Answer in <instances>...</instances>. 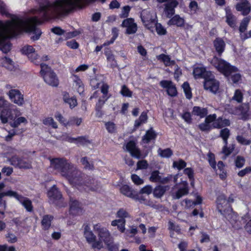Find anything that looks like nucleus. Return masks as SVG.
<instances>
[{"mask_svg":"<svg viewBox=\"0 0 251 251\" xmlns=\"http://www.w3.org/2000/svg\"><path fill=\"white\" fill-rule=\"evenodd\" d=\"M145 27L150 30L153 31L154 27H156L157 23L154 19L150 18V20L142 19Z\"/></svg>","mask_w":251,"mask_h":251,"instance_id":"c9c22d12","label":"nucleus"},{"mask_svg":"<svg viewBox=\"0 0 251 251\" xmlns=\"http://www.w3.org/2000/svg\"><path fill=\"white\" fill-rule=\"evenodd\" d=\"M1 65L9 70H12L14 68V63L11 59L7 57L2 58L0 60Z\"/></svg>","mask_w":251,"mask_h":251,"instance_id":"e433bc0d","label":"nucleus"},{"mask_svg":"<svg viewBox=\"0 0 251 251\" xmlns=\"http://www.w3.org/2000/svg\"><path fill=\"white\" fill-rule=\"evenodd\" d=\"M251 173V166L247 167L245 169L240 171L238 173V176L240 177H243L246 175Z\"/></svg>","mask_w":251,"mask_h":251,"instance_id":"774afa93","label":"nucleus"},{"mask_svg":"<svg viewBox=\"0 0 251 251\" xmlns=\"http://www.w3.org/2000/svg\"><path fill=\"white\" fill-rule=\"evenodd\" d=\"M213 46L219 57H221L226 48V43L224 40L220 37H217L213 41Z\"/></svg>","mask_w":251,"mask_h":251,"instance_id":"aec40b11","label":"nucleus"},{"mask_svg":"<svg viewBox=\"0 0 251 251\" xmlns=\"http://www.w3.org/2000/svg\"><path fill=\"white\" fill-rule=\"evenodd\" d=\"M178 5L177 0H172L164 4L163 12L167 18H171L175 14V8Z\"/></svg>","mask_w":251,"mask_h":251,"instance_id":"2eb2a0df","label":"nucleus"},{"mask_svg":"<svg viewBox=\"0 0 251 251\" xmlns=\"http://www.w3.org/2000/svg\"><path fill=\"white\" fill-rule=\"evenodd\" d=\"M142 194H141L140 192L138 193L136 191L132 199L136 201H138L141 203H146L145 201L147 200Z\"/></svg>","mask_w":251,"mask_h":251,"instance_id":"e2e57ef3","label":"nucleus"},{"mask_svg":"<svg viewBox=\"0 0 251 251\" xmlns=\"http://www.w3.org/2000/svg\"><path fill=\"white\" fill-rule=\"evenodd\" d=\"M70 212L73 215L79 214L82 213L81 204L73 198L70 199Z\"/></svg>","mask_w":251,"mask_h":251,"instance_id":"4be33fe9","label":"nucleus"},{"mask_svg":"<svg viewBox=\"0 0 251 251\" xmlns=\"http://www.w3.org/2000/svg\"><path fill=\"white\" fill-rule=\"evenodd\" d=\"M242 220L244 221L246 224L244 226L245 230L249 234H251V219L248 213L244 215L242 217Z\"/></svg>","mask_w":251,"mask_h":251,"instance_id":"58836bf2","label":"nucleus"},{"mask_svg":"<svg viewBox=\"0 0 251 251\" xmlns=\"http://www.w3.org/2000/svg\"><path fill=\"white\" fill-rule=\"evenodd\" d=\"M27 123V119L24 117H19L13 118V120L10 122V125L12 127H17L21 124L26 125Z\"/></svg>","mask_w":251,"mask_h":251,"instance_id":"473e14b6","label":"nucleus"},{"mask_svg":"<svg viewBox=\"0 0 251 251\" xmlns=\"http://www.w3.org/2000/svg\"><path fill=\"white\" fill-rule=\"evenodd\" d=\"M94 230L97 234L98 239L93 245L94 249L100 250L107 248L110 250V232L108 229L100 224L94 226Z\"/></svg>","mask_w":251,"mask_h":251,"instance_id":"7ed1b4c3","label":"nucleus"},{"mask_svg":"<svg viewBox=\"0 0 251 251\" xmlns=\"http://www.w3.org/2000/svg\"><path fill=\"white\" fill-rule=\"evenodd\" d=\"M84 235L87 242L91 245V247L93 249L94 244L97 242L96 236L88 225L84 227Z\"/></svg>","mask_w":251,"mask_h":251,"instance_id":"412c9836","label":"nucleus"},{"mask_svg":"<svg viewBox=\"0 0 251 251\" xmlns=\"http://www.w3.org/2000/svg\"><path fill=\"white\" fill-rule=\"evenodd\" d=\"M126 149L131 155L137 159L144 158L148 154L147 152L144 155H142L140 150L136 146L135 142L133 140H130L126 144Z\"/></svg>","mask_w":251,"mask_h":251,"instance_id":"f8f14e48","label":"nucleus"},{"mask_svg":"<svg viewBox=\"0 0 251 251\" xmlns=\"http://www.w3.org/2000/svg\"><path fill=\"white\" fill-rule=\"evenodd\" d=\"M157 137V134L152 127L148 129L145 134L142 137V141L144 143L148 144L152 140H154Z\"/></svg>","mask_w":251,"mask_h":251,"instance_id":"a878e982","label":"nucleus"},{"mask_svg":"<svg viewBox=\"0 0 251 251\" xmlns=\"http://www.w3.org/2000/svg\"><path fill=\"white\" fill-rule=\"evenodd\" d=\"M217 120V115L216 114H212L207 116L206 115L204 121L210 125L211 123H213L214 122H216Z\"/></svg>","mask_w":251,"mask_h":251,"instance_id":"0e129e2a","label":"nucleus"},{"mask_svg":"<svg viewBox=\"0 0 251 251\" xmlns=\"http://www.w3.org/2000/svg\"><path fill=\"white\" fill-rule=\"evenodd\" d=\"M198 127L201 131L206 132L210 131L212 129H214L213 128V123L212 125H209L205 121L199 124Z\"/></svg>","mask_w":251,"mask_h":251,"instance_id":"09e8293b","label":"nucleus"},{"mask_svg":"<svg viewBox=\"0 0 251 251\" xmlns=\"http://www.w3.org/2000/svg\"><path fill=\"white\" fill-rule=\"evenodd\" d=\"M72 78L73 81V86L77 89L79 94L84 91V86L80 78L76 75H73Z\"/></svg>","mask_w":251,"mask_h":251,"instance_id":"bb28decb","label":"nucleus"},{"mask_svg":"<svg viewBox=\"0 0 251 251\" xmlns=\"http://www.w3.org/2000/svg\"><path fill=\"white\" fill-rule=\"evenodd\" d=\"M211 64L226 77L229 76L231 73H236L238 69L231 65L225 60L214 56L211 60Z\"/></svg>","mask_w":251,"mask_h":251,"instance_id":"20e7f679","label":"nucleus"},{"mask_svg":"<svg viewBox=\"0 0 251 251\" xmlns=\"http://www.w3.org/2000/svg\"><path fill=\"white\" fill-rule=\"evenodd\" d=\"M232 74L227 77L229 78L228 79H230L233 83H237L241 79V75L239 73H235L233 75Z\"/></svg>","mask_w":251,"mask_h":251,"instance_id":"bf43d9fd","label":"nucleus"},{"mask_svg":"<svg viewBox=\"0 0 251 251\" xmlns=\"http://www.w3.org/2000/svg\"><path fill=\"white\" fill-rule=\"evenodd\" d=\"M137 30V26L136 23H134L126 29V33L127 34H132L135 33Z\"/></svg>","mask_w":251,"mask_h":251,"instance_id":"69168bd1","label":"nucleus"},{"mask_svg":"<svg viewBox=\"0 0 251 251\" xmlns=\"http://www.w3.org/2000/svg\"><path fill=\"white\" fill-rule=\"evenodd\" d=\"M82 122V118L76 117H72L69 119L68 121H67V123L66 124V127L71 126H79L81 125Z\"/></svg>","mask_w":251,"mask_h":251,"instance_id":"37998d69","label":"nucleus"},{"mask_svg":"<svg viewBox=\"0 0 251 251\" xmlns=\"http://www.w3.org/2000/svg\"><path fill=\"white\" fill-rule=\"evenodd\" d=\"M120 92L121 94L124 97H131L132 95V92L125 85L122 86Z\"/></svg>","mask_w":251,"mask_h":251,"instance_id":"6e6d98bb","label":"nucleus"},{"mask_svg":"<svg viewBox=\"0 0 251 251\" xmlns=\"http://www.w3.org/2000/svg\"><path fill=\"white\" fill-rule=\"evenodd\" d=\"M236 140L239 143L243 145H249L251 143V141L250 140L246 139L242 135L237 136Z\"/></svg>","mask_w":251,"mask_h":251,"instance_id":"052dcab7","label":"nucleus"},{"mask_svg":"<svg viewBox=\"0 0 251 251\" xmlns=\"http://www.w3.org/2000/svg\"><path fill=\"white\" fill-rule=\"evenodd\" d=\"M182 87L183 89L186 98L189 100L191 99L192 97V94L191 88L189 83L187 81L184 82L182 85Z\"/></svg>","mask_w":251,"mask_h":251,"instance_id":"c03bdc74","label":"nucleus"},{"mask_svg":"<svg viewBox=\"0 0 251 251\" xmlns=\"http://www.w3.org/2000/svg\"><path fill=\"white\" fill-rule=\"evenodd\" d=\"M186 165V162L181 159H179L178 161H174L173 164L174 168H177L179 171L185 169Z\"/></svg>","mask_w":251,"mask_h":251,"instance_id":"8fccbe9b","label":"nucleus"},{"mask_svg":"<svg viewBox=\"0 0 251 251\" xmlns=\"http://www.w3.org/2000/svg\"><path fill=\"white\" fill-rule=\"evenodd\" d=\"M148 167V163L147 160H142L139 161L137 163V168L138 169H146Z\"/></svg>","mask_w":251,"mask_h":251,"instance_id":"338daca9","label":"nucleus"},{"mask_svg":"<svg viewBox=\"0 0 251 251\" xmlns=\"http://www.w3.org/2000/svg\"><path fill=\"white\" fill-rule=\"evenodd\" d=\"M156 31L159 35H164L167 34V30L160 23H157L155 27Z\"/></svg>","mask_w":251,"mask_h":251,"instance_id":"4d7b16f0","label":"nucleus"},{"mask_svg":"<svg viewBox=\"0 0 251 251\" xmlns=\"http://www.w3.org/2000/svg\"><path fill=\"white\" fill-rule=\"evenodd\" d=\"M193 75L195 79H204L209 75H211V73L210 71H207L206 68L202 64H200L199 66L194 67Z\"/></svg>","mask_w":251,"mask_h":251,"instance_id":"f3484780","label":"nucleus"},{"mask_svg":"<svg viewBox=\"0 0 251 251\" xmlns=\"http://www.w3.org/2000/svg\"><path fill=\"white\" fill-rule=\"evenodd\" d=\"M10 164L20 169H30L32 167L31 161L26 158H20L18 156H13L9 159Z\"/></svg>","mask_w":251,"mask_h":251,"instance_id":"1a4fd4ad","label":"nucleus"},{"mask_svg":"<svg viewBox=\"0 0 251 251\" xmlns=\"http://www.w3.org/2000/svg\"><path fill=\"white\" fill-rule=\"evenodd\" d=\"M51 31L54 34L61 35L65 33V36L67 38H71L76 36L78 33L77 31L69 32L65 33V31L59 27H55L51 29Z\"/></svg>","mask_w":251,"mask_h":251,"instance_id":"cd10ccee","label":"nucleus"},{"mask_svg":"<svg viewBox=\"0 0 251 251\" xmlns=\"http://www.w3.org/2000/svg\"><path fill=\"white\" fill-rule=\"evenodd\" d=\"M236 9L241 12L243 16L248 15L251 11V5L247 0H243L242 2L237 3L236 5Z\"/></svg>","mask_w":251,"mask_h":251,"instance_id":"6ab92c4d","label":"nucleus"},{"mask_svg":"<svg viewBox=\"0 0 251 251\" xmlns=\"http://www.w3.org/2000/svg\"><path fill=\"white\" fill-rule=\"evenodd\" d=\"M245 161L244 157L238 155L235 160V165L238 168H241L245 165Z\"/></svg>","mask_w":251,"mask_h":251,"instance_id":"603ef678","label":"nucleus"},{"mask_svg":"<svg viewBox=\"0 0 251 251\" xmlns=\"http://www.w3.org/2000/svg\"><path fill=\"white\" fill-rule=\"evenodd\" d=\"M207 160L210 166L214 170H215L216 169V162L215 160V154L211 152H209L207 154Z\"/></svg>","mask_w":251,"mask_h":251,"instance_id":"de8ad7c7","label":"nucleus"},{"mask_svg":"<svg viewBox=\"0 0 251 251\" xmlns=\"http://www.w3.org/2000/svg\"><path fill=\"white\" fill-rule=\"evenodd\" d=\"M5 87L9 90L7 95L10 100L17 105L22 106L25 104L24 95L18 89H13L10 85L7 84Z\"/></svg>","mask_w":251,"mask_h":251,"instance_id":"6e6552de","label":"nucleus"},{"mask_svg":"<svg viewBox=\"0 0 251 251\" xmlns=\"http://www.w3.org/2000/svg\"><path fill=\"white\" fill-rule=\"evenodd\" d=\"M81 163L84 166V167L88 170H92L93 169V164L92 162L88 161V158L86 157H82L80 160Z\"/></svg>","mask_w":251,"mask_h":251,"instance_id":"864d4df0","label":"nucleus"},{"mask_svg":"<svg viewBox=\"0 0 251 251\" xmlns=\"http://www.w3.org/2000/svg\"><path fill=\"white\" fill-rule=\"evenodd\" d=\"M183 173L187 175L189 179H193L194 177V171L191 167L186 168L184 169Z\"/></svg>","mask_w":251,"mask_h":251,"instance_id":"680f3d73","label":"nucleus"},{"mask_svg":"<svg viewBox=\"0 0 251 251\" xmlns=\"http://www.w3.org/2000/svg\"><path fill=\"white\" fill-rule=\"evenodd\" d=\"M94 0H55L51 2L50 0H42L40 2L39 8L34 13H37L39 18L33 17L22 18L13 16L11 20L0 21V49L4 53H7L11 49V44L8 39L14 37L22 31L33 34L31 39L37 40L39 39L41 31L36 27V25L43 21L55 18L71 11L76 8H81L87 3ZM104 2V0H99Z\"/></svg>","mask_w":251,"mask_h":251,"instance_id":"f257e3e1","label":"nucleus"},{"mask_svg":"<svg viewBox=\"0 0 251 251\" xmlns=\"http://www.w3.org/2000/svg\"><path fill=\"white\" fill-rule=\"evenodd\" d=\"M168 22L170 25H176L177 27H183L185 25V20L183 18L178 15L173 16Z\"/></svg>","mask_w":251,"mask_h":251,"instance_id":"b1692460","label":"nucleus"},{"mask_svg":"<svg viewBox=\"0 0 251 251\" xmlns=\"http://www.w3.org/2000/svg\"><path fill=\"white\" fill-rule=\"evenodd\" d=\"M21 51L22 53L26 55L31 61L33 62L34 64H37L39 63L37 60L40 59L38 58V55L35 52L34 49L31 46H25L22 49Z\"/></svg>","mask_w":251,"mask_h":251,"instance_id":"dca6fc26","label":"nucleus"},{"mask_svg":"<svg viewBox=\"0 0 251 251\" xmlns=\"http://www.w3.org/2000/svg\"><path fill=\"white\" fill-rule=\"evenodd\" d=\"M159 174V171L158 170L152 171L149 178L150 180L152 182H159L161 177Z\"/></svg>","mask_w":251,"mask_h":251,"instance_id":"a18cd8bd","label":"nucleus"},{"mask_svg":"<svg viewBox=\"0 0 251 251\" xmlns=\"http://www.w3.org/2000/svg\"><path fill=\"white\" fill-rule=\"evenodd\" d=\"M167 186H162L160 185L156 186L153 191V194L156 198H161L167 191Z\"/></svg>","mask_w":251,"mask_h":251,"instance_id":"2f4dec72","label":"nucleus"},{"mask_svg":"<svg viewBox=\"0 0 251 251\" xmlns=\"http://www.w3.org/2000/svg\"><path fill=\"white\" fill-rule=\"evenodd\" d=\"M8 196L15 198L26 209L28 212H31L33 206L31 201L27 198L19 194L17 192L12 190L4 192L1 194V197Z\"/></svg>","mask_w":251,"mask_h":251,"instance_id":"0eeeda50","label":"nucleus"},{"mask_svg":"<svg viewBox=\"0 0 251 251\" xmlns=\"http://www.w3.org/2000/svg\"><path fill=\"white\" fill-rule=\"evenodd\" d=\"M47 195L50 203L54 204L59 207H63L67 205V203L64 202L62 194L55 185L48 191Z\"/></svg>","mask_w":251,"mask_h":251,"instance_id":"423d86ee","label":"nucleus"},{"mask_svg":"<svg viewBox=\"0 0 251 251\" xmlns=\"http://www.w3.org/2000/svg\"><path fill=\"white\" fill-rule=\"evenodd\" d=\"M75 141L74 143L77 146L82 145H87L91 143L86 136H79L77 138H75Z\"/></svg>","mask_w":251,"mask_h":251,"instance_id":"79ce46f5","label":"nucleus"},{"mask_svg":"<svg viewBox=\"0 0 251 251\" xmlns=\"http://www.w3.org/2000/svg\"><path fill=\"white\" fill-rule=\"evenodd\" d=\"M158 154L163 158H170L173 154V151L170 148L162 149L159 148L158 150Z\"/></svg>","mask_w":251,"mask_h":251,"instance_id":"a19ab883","label":"nucleus"},{"mask_svg":"<svg viewBox=\"0 0 251 251\" xmlns=\"http://www.w3.org/2000/svg\"><path fill=\"white\" fill-rule=\"evenodd\" d=\"M43 123L46 126H51L54 128H57V125L51 117L46 118L43 120Z\"/></svg>","mask_w":251,"mask_h":251,"instance_id":"3c124183","label":"nucleus"},{"mask_svg":"<svg viewBox=\"0 0 251 251\" xmlns=\"http://www.w3.org/2000/svg\"><path fill=\"white\" fill-rule=\"evenodd\" d=\"M243 95L241 90L239 89L236 90L232 99L239 103H241L243 101Z\"/></svg>","mask_w":251,"mask_h":251,"instance_id":"5fc2aeb1","label":"nucleus"},{"mask_svg":"<svg viewBox=\"0 0 251 251\" xmlns=\"http://www.w3.org/2000/svg\"><path fill=\"white\" fill-rule=\"evenodd\" d=\"M40 73L44 81L47 84L53 87L58 86L59 81L56 75L47 65L41 64Z\"/></svg>","mask_w":251,"mask_h":251,"instance_id":"39448f33","label":"nucleus"},{"mask_svg":"<svg viewBox=\"0 0 251 251\" xmlns=\"http://www.w3.org/2000/svg\"><path fill=\"white\" fill-rule=\"evenodd\" d=\"M63 100L64 101L68 104L71 108L75 107L77 105V101L75 98L74 97L70 98L68 93H65L63 94Z\"/></svg>","mask_w":251,"mask_h":251,"instance_id":"f704fd0d","label":"nucleus"},{"mask_svg":"<svg viewBox=\"0 0 251 251\" xmlns=\"http://www.w3.org/2000/svg\"><path fill=\"white\" fill-rule=\"evenodd\" d=\"M250 20L251 18L250 17H246L241 21L239 27L240 36L247 30Z\"/></svg>","mask_w":251,"mask_h":251,"instance_id":"72a5a7b5","label":"nucleus"},{"mask_svg":"<svg viewBox=\"0 0 251 251\" xmlns=\"http://www.w3.org/2000/svg\"><path fill=\"white\" fill-rule=\"evenodd\" d=\"M226 23L231 28H235L236 27L237 19L232 14L230 9H226Z\"/></svg>","mask_w":251,"mask_h":251,"instance_id":"5701e85b","label":"nucleus"},{"mask_svg":"<svg viewBox=\"0 0 251 251\" xmlns=\"http://www.w3.org/2000/svg\"><path fill=\"white\" fill-rule=\"evenodd\" d=\"M192 113L193 115L199 116L201 118H203L207 115L208 110L206 108L195 106L193 108Z\"/></svg>","mask_w":251,"mask_h":251,"instance_id":"c85d7f7f","label":"nucleus"},{"mask_svg":"<svg viewBox=\"0 0 251 251\" xmlns=\"http://www.w3.org/2000/svg\"><path fill=\"white\" fill-rule=\"evenodd\" d=\"M11 105L12 104L10 103L7 107H1L2 109H0V119L3 124L7 123L9 120L12 121L14 118L10 108Z\"/></svg>","mask_w":251,"mask_h":251,"instance_id":"a211bd4d","label":"nucleus"},{"mask_svg":"<svg viewBox=\"0 0 251 251\" xmlns=\"http://www.w3.org/2000/svg\"><path fill=\"white\" fill-rule=\"evenodd\" d=\"M217 207L219 211L224 214L232 209L231 204H228V201L224 195H221L217 199Z\"/></svg>","mask_w":251,"mask_h":251,"instance_id":"9b49d317","label":"nucleus"},{"mask_svg":"<svg viewBox=\"0 0 251 251\" xmlns=\"http://www.w3.org/2000/svg\"><path fill=\"white\" fill-rule=\"evenodd\" d=\"M53 217L50 215H45L43 217L42 220V226L45 229H48L51 225V221Z\"/></svg>","mask_w":251,"mask_h":251,"instance_id":"ea45409f","label":"nucleus"},{"mask_svg":"<svg viewBox=\"0 0 251 251\" xmlns=\"http://www.w3.org/2000/svg\"><path fill=\"white\" fill-rule=\"evenodd\" d=\"M120 192L125 196L132 199L136 191L128 185L124 184L120 187Z\"/></svg>","mask_w":251,"mask_h":251,"instance_id":"c756f323","label":"nucleus"},{"mask_svg":"<svg viewBox=\"0 0 251 251\" xmlns=\"http://www.w3.org/2000/svg\"><path fill=\"white\" fill-rule=\"evenodd\" d=\"M159 84L161 87L166 89L167 93L169 96L174 97L177 95L176 87L171 80H163Z\"/></svg>","mask_w":251,"mask_h":251,"instance_id":"4468645a","label":"nucleus"},{"mask_svg":"<svg viewBox=\"0 0 251 251\" xmlns=\"http://www.w3.org/2000/svg\"><path fill=\"white\" fill-rule=\"evenodd\" d=\"M203 87L204 89L208 90L213 93H216L219 88V82L215 79L211 75H209L204 79Z\"/></svg>","mask_w":251,"mask_h":251,"instance_id":"9d476101","label":"nucleus"},{"mask_svg":"<svg viewBox=\"0 0 251 251\" xmlns=\"http://www.w3.org/2000/svg\"><path fill=\"white\" fill-rule=\"evenodd\" d=\"M50 166L62 176L65 177L73 186L80 191L95 189L91 186L84 184L81 173L76 167L63 158H55L50 160Z\"/></svg>","mask_w":251,"mask_h":251,"instance_id":"f03ea898","label":"nucleus"},{"mask_svg":"<svg viewBox=\"0 0 251 251\" xmlns=\"http://www.w3.org/2000/svg\"><path fill=\"white\" fill-rule=\"evenodd\" d=\"M158 60L163 62L166 66H173L176 64V62L174 60H171L169 55L164 53H161L157 56Z\"/></svg>","mask_w":251,"mask_h":251,"instance_id":"7c9ffc66","label":"nucleus"},{"mask_svg":"<svg viewBox=\"0 0 251 251\" xmlns=\"http://www.w3.org/2000/svg\"><path fill=\"white\" fill-rule=\"evenodd\" d=\"M175 187L178 188L177 190L174 194V197L176 199H179L189 193V189L188 183L186 180L181 181L180 182L176 183Z\"/></svg>","mask_w":251,"mask_h":251,"instance_id":"ddd939ff","label":"nucleus"},{"mask_svg":"<svg viewBox=\"0 0 251 251\" xmlns=\"http://www.w3.org/2000/svg\"><path fill=\"white\" fill-rule=\"evenodd\" d=\"M117 217L119 218L118 220L126 221V218H130V214L124 208H120L117 212Z\"/></svg>","mask_w":251,"mask_h":251,"instance_id":"49530a36","label":"nucleus"},{"mask_svg":"<svg viewBox=\"0 0 251 251\" xmlns=\"http://www.w3.org/2000/svg\"><path fill=\"white\" fill-rule=\"evenodd\" d=\"M111 225L117 226L118 229L121 232L123 233L125 231L126 221L123 220H115L111 222Z\"/></svg>","mask_w":251,"mask_h":251,"instance_id":"4c0bfd02","label":"nucleus"},{"mask_svg":"<svg viewBox=\"0 0 251 251\" xmlns=\"http://www.w3.org/2000/svg\"><path fill=\"white\" fill-rule=\"evenodd\" d=\"M230 125V122L229 119H224L223 117H219L216 122L213 123V128L221 129L223 127L229 126Z\"/></svg>","mask_w":251,"mask_h":251,"instance_id":"393cba45","label":"nucleus"},{"mask_svg":"<svg viewBox=\"0 0 251 251\" xmlns=\"http://www.w3.org/2000/svg\"><path fill=\"white\" fill-rule=\"evenodd\" d=\"M230 136V130L227 128L222 129L220 131V136L223 140H228Z\"/></svg>","mask_w":251,"mask_h":251,"instance_id":"13d9d810","label":"nucleus"}]
</instances>
